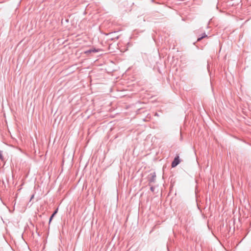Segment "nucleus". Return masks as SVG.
<instances>
[{
	"label": "nucleus",
	"mask_w": 251,
	"mask_h": 251,
	"mask_svg": "<svg viewBox=\"0 0 251 251\" xmlns=\"http://www.w3.org/2000/svg\"><path fill=\"white\" fill-rule=\"evenodd\" d=\"M156 174L155 172L150 174L148 176V180L149 182V185H151V183H154L156 180Z\"/></svg>",
	"instance_id": "f257e3e1"
},
{
	"label": "nucleus",
	"mask_w": 251,
	"mask_h": 251,
	"mask_svg": "<svg viewBox=\"0 0 251 251\" xmlns=\"http://www.w3.org/2000/svg\"><path fill=\"white\" fill-rule=\"evenodd\" d=\"M180 162V160L179 159V156L177 155L176 156L175 158L174 159V160L172 162V167L174 168L176 167L177 165L179 164Z\"/></svg>",
	"instance_id": "f03ea898"
},
{
	"label": "nucleus",
	"mask_w": 251,
	"mask_h": 251,
	"mask_svg": "<svg viewBox=\"0 0 251 251\" xmlns=\"http://www.w3.org/2000/svg\"><path fill=\"white\" fill-rule=\"evenodd\" d=\"M99 51V49H97L96 48H92L85 51V53L86 54H89L92 52H98Z\"/></svg>",
	"instance_id": "7ed1b4c3"
},
{
	"label": "nucleus",
	"mask_w": 251,
	"mask_h": 251,
	"mask_svg": "<svg viewBox=\"0 0 251 251\" xmlns=\"http://www.w3.org/2000/svg\"><path fill=\"white\" fill-rule=\"evenodd\" d=\"M58 211V208H57L53 213L51 214L50 216V219H49V224L50 223L51 220H52L53 218L54 217V216L56 214Z\"/></svg>",
	"instance_id": "20e7f679"
},
{
	"label": "nucleus",
	"mask_w": 251,
	"mask_h": 251,
	"mask_svg": "<svg viewBox=\"0 0 251 251\" xmlns=\"http://www.w3.org/2000/svg\"><path fill=\"white\" fill-rule=\"evenodd\" d=\"M207 37V35L205 33H203L202 34V36L200 37H199L197 39V42H199L202 39H203L204 38H205V37Z\"/></svg>",
	"instance_id": "39448f33"
},
{
	"label": "nucleus",
	"mask_w": 251,
	"mask_h": 251,
	"mask_svg": "<svg viewBox=\"0 0 251 251\" xmlns=\"http://www.w3.org/2000/svg\"><path fill=\"white\" fill-rule=\"evenodd\" d=\"M0 159L1 160H3V157L2 154V151H0Z\"/></svg>",
	"instance_id": "423d86ee"
},
{
	"label": "nucleus",
	"mask_w": 251,
	"mask_h": 251,
	"mask_svg": "<svg viewBox=\"0 0 251 251\" xmlns=\"http://www.w3.org/2000/svg\"><path fill=\"white\" fill-rule=\"evenodd\" d=\"M154 189H155V188L153 186H151V187H150L151 191L152 192H153L154 191Z\"/></svg>",
	"instance_id": "0eeeda50"
},
{
	"label": "nucleus",
	"mask_w": 251,
	"mask_h": 251,
	"mask_svg": "<svg viewBox=\"0 0 251 251\" xmlns=\"http://www.w3.org/2000/svg\"><path fill=\"white\" fill-rule=\"evenodd\" d=\"M33 197H34V196H33V195H32V197H31V199H32Z\"/></svg>",
	"instance_id": "6e6552de"
}]
</instances>
